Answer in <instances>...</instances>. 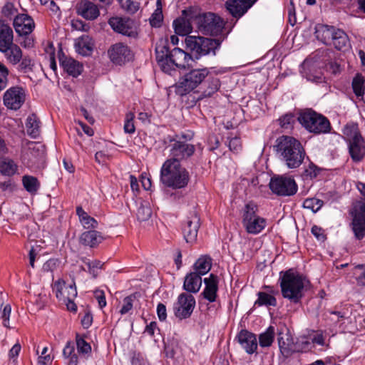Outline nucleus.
Instances as JSON below:
<instances>
[{
  "label": "nucleus",
  "mask_w": 365,
  "mask_h": 365,
  "mask_svg": "<svg viewBox=\"0 0 365 365\" xmlns=\"http://www.w3.org/2000/svg\"><path fill=\"white\" fill-rule=\"evenodd\" d=\"M273 150L280 161L289 169L299 168L306 155L302 143L289 135L278 137L273 145Z\"/></svg>",
  "instance_id": "nucleus-1"
},
{
  "label": "nucleus",
  "mask_w": 365,
  "mask_h": 365,
  "mask_svg": "<svg viewBox=\"0 0 365 365\" xmlns=\"http://www.w3.org/2000/svg\"><path fill=\"white\" fill-rule=\"evenodd\" d=\"M158 64L165 73H170L176 68H185L191 56L179 48L170 51L166 43L159 44L155 48Z\"/></svg>",
  "instance_id": "nucleus-2"
},
{
  "label": "nucleus",
  "mask_w": 365,
  "mask_h": 365,
  "mask_svg": "<svg viewBox=\"0 0 365 365\" xmlns=\"http://www.w3.org/2000/svg\"><path fill=\"white\" fill-rule=\"evenodd\" d=\"M160 181L168 187L180 189L187 185L189 173L180 162L168 159L160 170Z\"/></svg>",
  "instance_id": "nucleus-3"
},
{
  "label": "nucleus",
  "mask_w": 365,
  "mask_h": 365,
  "mask_svg": "<svg viewBox=\"0 0 365 365\" xmlns=\"http://www.w3.org/2000/svg\"><path fill=\"white\" fill-rule=\"evenodd\" d=\"M305 282L306 279L303 276L294 272L292 269L286 271L280 277L283 297L292 303H299L303 297Z\"/></svg>",
  "instance_id": "nucleus-4"
},
{
  "label": "nucleus",
  "mask_w": 365,
  "mask_h": 365,
  "mask_svg": "<svg viewBox=\"0 0 365 365\" xmlns=\"http://www.w3.org/2000/svg\"><path fill=\"white\" fill-rule=\"evenodd\" d=\"M297 120L307 130L316 135L329 133L331 130L328 118L312 110L301 113Z\"/></svg>",
  "instance_id": "nucleus-5"
},
{
  "label": "nucleus",
  "mask_w": 365,
  "mask_h": 365,
  "mask_svg": "<svg viewBox=\"0 0 365 365\" xmlns=\"http://www.w3.org/2000/svg\"><path fill=\"white\" fill-rule=\"evenodd\" d=\"M210 74L207 68H192L180 78L177 86V93L184 96L199 86L202 85Z\"/></svg>",
  "instance_id": "nucleus-6"
},
{
  "label": "nucleus",
  "mask_w": 365,
  "mask_h": 365,
  "mask_svg": "<svg viewBox=\"0 0 365 365\" xmlns=\"http://www.w3.org/2000/svg\"><path fill=\"white\" fill-rule=\"evenodd\" d=\"M258 207L252 202L245 205L242 213V225L249 234L257 235L267 225V220L257 214Z\"/></svg>",
  "instance_id": "nucleus-7"
},
{
  "label": "nucleus",
  "mask_w": 365,
  "mask_h": 365,
  "mask_svg": "<svg viewBox=\"0 0 365 365\" xmlns=\"http://www.w3.org/2000/svg\"><path fill=\"white\" fill-rule=\"evenodd\" d=\"M185 43L187 48L196 53V58L210 53L215 55L216 50L220 46L219 40L191 36L185 38Z\"/></svg>",
  "instance_id": "nucleus-8"
},
{
  "label": "nucleus",
  "mask_w": 365,
  "mask_h": 365,
  "mask_svg": "<svg viewBox=\"0 0 365 365\" xmlns=\"http://www.w3.org/2000/svg\"><path fill=\"white\" fill-rule=\"evenodd\" d=\"M196 21L201 31L212 36L218 35L224 28L223 20L213 13L200 14L196 11Z\"/></svg>",
  "instance_id": "nucleus-9"
},
{
  "label": "nucleus",
  "mask_w": 365,
  "mask_h": 365,
  "mask_svg": "<svg viewBox=\"0 0 365 365\" xmlns=\"http://www.w3.org/2000/svg\"><path fill=\"white\" fill-rule=\"evenodd\" d=\"M177 137L179 138L178 140L171 139L170 140V159H174L175 160L180 162L181 160L187 158L192 155L195 153V148L193 145L188 144L180 140V138L190 140L192 135L182 134L180 138L178 135Z\"/></svg>",
  "instance_id": "nucleus-10"
},
{
  "label": "nucleus",
  "mask_w": 365,
  "mask_h": 365,
  "mask_svg": "<svg viewBox=\"0 0 365 365\" xmlns=\"http://www.w3.org/2000/svg\"><path fill=\"white\" fill-rule=\"evenodd\" d=\"M269 185L272 192L279 196H292L297 191L295 180L284 176L272 178Z\"/></svg>",
  "instance_id": "nucleus-11"
},
{
  "label": "nucleus",
  "mask_w": 365,
  "mask_h": 365,
  "mask_svg": "<svg viewBox=\"0 0 365 365\" xmlns=\"http://www.w3.org/2000/svg\"><path fill=\"white\" fill-rule=\"evenodd\" d=\"M195 303V299L191 294L181 293L173 306L175 316L181 320L189 318L193 312Z\"/></svg>",
  "instance_id": "nucleus-12"
},
{
  "label": "nucleus",
  "mask_w": 365,
  "mask_h": 365,
  "mask_svg": "<svg viewBox=\"0 0 365 365\" xmlns=\"http://www.w3.org/2000/svg\"><path fill=\"white\" fill-rule=\"evenodd\" d=\"M26 100L25 90L21 86H13L9 88L4 94L3 101L4 106L11 110H19Z\"/></svg>",
  "instance_id": "nucleus-13"
},
{
  "label": "nucleus",
  "mask_w": 365,
  "mask_h": 365,
  "mask_svg": "<svg viewBox=\"0 0 365 365\" xmlns=\"http://www.w3.org/2000/svg\"><path fill=\"white\" fill-rule=\"evenodd\" d=\"M108 24L115 32L133 38L138 36L135 21L130 18L112 17L109 19Z\"/></svg>",
  "instance_id": "nucleus-14"
},
{
  "label": "nucleus",
  "mask_w": 365,
  "mask_h": 365,
  "mask_svg": "<svg viewBox=\"0 0 365 365\" xmlns=\"http://www.w3.org/2000/svg\"><path fill=\"white\" fill-rule=\"evenodd\" d=\"M192 20L196 21V9L191 7L183 10L182 16L173 21L175 32L180 36L190 34L192 30Z\"/></svg>",
  "instance_id": "nucleus-15"
},
{
  "label": "nucleus",
  "mask_w": 365,
  "mask_h": 365,
  "mask_svg": "<svg viewBox=\"0 0 365 365\" xmlns=\"http://www.w3.org/2000/svg\"><path fill=\"white\" fill-rule=\"evenodd\" d=\"M108 54L110 61L116 65L125 64L133 58L130 49L123 43L112 45L108 51Z\"/></svg>",
  "instance_id": "nucleus-16"
},
{
  "label": "nucleus",
  "mask_w": 365,
  "mask_h": 365,
  "mask_svg": "<svg viewBox=\"0 0 365 365\" xmlns=\"http://www.w3.org/2000/svg\"><path fill=\"white\" fill-rule=\"evenodd\" d=\"M349 150L351 159L355 162L361 161L365 155L364 139L356 130L353 131L349 139Z\"/></svg>",
  "instance_id": "nucleus-17"
},
{
  "label": "nucleus",
  "mask_w": 365,
  "mask_h": 365,
  "mask_svg": "<svg viewBox=\"0 0 365 365\" xmlns=\"http://www.w3.org/2000/svg\"><path fill=\"white\" fill-rule=\"evenodd\" d=\"M76 14L88 21H93L100 16L98 6L89 0H81L76 6Z\"/></svg>",
  "instance_id": "nucleus-18"
},
{
  "label": "nucleus",
  "mask_w": 365,
  "mask_h": 365,
  "mask_svg": "<svg viewBox=\"0 0 365 365\" xmlns=\"http://www.w3.org/2000/svg\"><path fill=\"white\" fill-rule=\"evenodd\" d=\"M257 0H227L226 8L230 14L240 19L252 6Z\"/></svg>",
  "instance_id": "nucleus-19"
},
{
  "label": "nucleus",
  "mask_w": 365,
  "mask_h": 365,
  "mask_svg": "<svg viewBox=\"0 0 365 365\" xmlns=\"http://www.w3.org/2000/svg\"><path fill=\"white\" fill-rule=\"evenodd\" d=\"M13 24L16 32L19 36H29L35 27L33 19L26 14L16 16Z\"/></svg>",
  "instance_id": "nucleus-20"
},
{
  "label": "nucleus",
  "mask_w": 365,
  "mask_h": 365,
  "mask_svg": "<svg viewBox=\"0 0 365 365\" xmlns=\"http://www.w3.org/2000/svg\"><path fill=\"white\" fill-rule=\"evenodd\" d=\"M199 227L200 217L194 212L182 227L183 236L187 243H192L196 240Z\"/></svg>",
  "instance_id": "nucleus-21"
},
{
  "label": "nucleus",
  "mask_w": 365,
  "mask_h": 365,
  "mask_svg": "<svg viewBox=\"0 0 365 365\" xmlns=\"http://www.w3.org/2000/svg\"><path fill=\"white\" fill-rule=\"evenodd\" d=\"M237 339L245 351L252 354L255 353L257 349V340L255 334L246 330H241L237 335Z\"/></svg>",
  "instance_id": "nucleus-22"
},
{
  "label": "nucleus",
  "mask_w": 365,
  "mask_h": 365,
  "mask_svg": "<svg viewBox=\"0 0 365 365\" xmlns=\"http://www.w3.org/2000/svg\"><path fill=\"white\" fill-rule=\"evenodd\" d=\"M205 289L202 292L203 297L210 302L216 301L218 290V279L213 274H210L209 277L204 279Z\"/></svg>",
  "instance_id": "nucleus-23"
},
{
  "label": "nucleus",
  "mask_w": 365,
  "mask_h": 365,
  "mask_svg": "<svg viewBox=\"0 0 365 365\" xmlns=\"http://www.w3.org/2000/svg\"><path fill=\"white\" fill-rule=\"evenodd\" d=\"M59 62L69 75L77 77L83 71V65L72 58L66 57L63 53L59 55Z\"/></svg>",
  "instance_id": "nucleus-24"
},
{
  "label": "nucleus",
  "mask_w": 365,
  "mask_h": 365,
  "mask_svg": "<svg viewBox=\"0 0 365 365\" xmlns=\"http://www.w3.org/2000/svg\"><path fill=\"white\" fill-rule=\"evenodd\" d=\"M0 52L4 53L8 63L13 66H16L22 59V50L14 43L0 50Z\"/></svg>",
  "instance_id": "nucleus-25"
},
{
  "label": "nucleus",
  "mask_w": 365,
  "mask_h": 365,
  "mask_svg": "<svg viewBox=\"0 0 365 365\" xmlns=\"http://www.w3.org/2000/svg\"><path fill=\"white\" fill-rule=\"evenodd\" d=\"M202 276L195 272L187 274L184 280L183 289L189 293H197L202 285Z\"/></svg>",
  "instance_id": "nucleus-26"
},
{
  "label": "nucleus",
  "mask_w": 365,
  "mask_h": 365,
  "mask_svg": "<svg viewBox=\"0 0 365 365\" xmlns=\"http://www.w3.org/2000/svg\"><path fill=\"white\" fill-rule=\"evenodd\" d=\"M353 219L351 223L352 231L355 237L361 240L365 237V216L362 214H354L351 212Z\"/></svg>",
  "instance_id": "nucleus-27"
},
{
  "label": "nucleus",
  "mask_w": 365,
  "mask_h": 365,
  "mask_svg": "<svg viewBox=\"0 0 365 365\" xmlns=\"http://www.w3.org/2000/svg\"><path fill=\"white\" fill-rule=\"evenodd\" d=\"M336 28L324 24H319L315 29V35L318 40L321 41L326 45H331V39H333L334 34Z\"/></svg>",
  "instance_id": "nucleus-28"
},
{
  "label": "nucleus",
  "mask_w": 365,
  "mask_h": 365,
  "mask_svg": "<svg viewBox=\"0 0 365 365\" xmlns=\"http://www.w3.org/2000/svg\"><path fill=\"white\" fill-rule=\"evenodd\" d=\"M94 46V42L91 37L83 35L75 43L76 51L82 56L91 55Z\"/></svg>",
  "instance_id": "nucleus-29"
},
{
  "label": "nucleus",
  "mask_w": 365,
  "mask_h": 365,
  "mask_svg": "<svg viewBox=\"0 0 365 365\" xmlns=\"http://www.w3.org/2000/svg\"><path fill=\"white\" fill-rule=\"evenodd\" d=\"M14 43L11 27L4 21L0 20V50Z\"/></svg>",
  "instance_id": "nucleus-30"
},
{
  "label": "nucleus",
  "mask_w": 365,
  "mask_h": 365,
  "mask_svg": "<svg viewBox=\"0 0 365 365\" xmlns=\"http://www.w3.org/2000/svg\"><path fill=\"white\" fill-rule=\"evenodd\" d=\"M102 235L96 230H89L84 232L80 237L81 242L91 247H95L103 240Z\"/></svg>",
  "instance_id": "nucleus-31"
},
{
  "label": "nucleus",
  "mask_w": 365,
  "mask_h": 365,
  "mask_svg": "<svg viewBox=\"0 0 365 365\" xmlns=\"http://www.w3.org/2000/svg\"><path fill=\"white\" fill-rule=\"evenodd\" d=\"M277 339L280 352L284 357L287 358L293 353L299 351L297 345L289 336L287 335L286 339H284L283 336L279 335Z\"/></svg>",
  "instance_id": "nucleus-32"
},
{
  "label": "nucleus",
  "mask_w": 365,
  "mask_h": 365,
  "mask_svg": "<svg viewBox=\"0 0 365 365\" xmlns=\"http://www.w3.org/2000/svg\"><path fill=\"white\" fill-rule=\"evenodd\" d=\"M202 84L205 88L202 91L201 98L210 97L218 91L220 86V80L217 78L210 76V75Z\"/></svg>",
  "instance_id": "nucleus-33"
},
{
  "label": "nucleus",
  "mask_w": 365,
  "mask_h": 365,
  "mask_svg": "<svg viewBox=\"0 0 365 365\" xmlns=\"http://www.w3.org/2000/svg\"><path fill=\"white\" fill-rule=\"evenodd\" d=\"M331 45H333L337 50L346 49L349 47V37L347 34L342 30L336 29L333 39H331Z\"/></svg>",
  "instance_id": "nucleus-34"
},
{
  "label": "nucleus",
  "mask_w": 365,
  "mask_h": 365,
  "mask_svg": "<svg viewBox=\"0 0 365 365\" xmlns=\"http://www.w3.org/2000/svg\"><path fill=\"white\" fill-rule=\"evenodd\" d=\"M40 120L34 113L29 115L26 119V126L27 133L33 138H36L40 135Z\"/></svg>",
  "instance_id": "nucleus-35"
},
{
  "label": "nucleus",
  "mask_w": 365,
  "mask_h": 365,
  "mask_svg": "<svg viewBox=\"0 0 365 365\" xmlns=\"http://www.w3.org/2000/svg\"><path fill=\"white\" fill-rule=\"evenodd\" d=\"M272 294H269L265 292H259L257 293V299L255 302V306L261 307H276L277 299L274 296L275 293L274 291L271 292Z\"/></svg>",
  "instance_id": "nucleus-36"
},
{
  "label": "nucleus",
  "mask_w": 365,
  "mask_h": 365,
  "mask_svg": "<svg viewBox=\"0 0 365 365\" xmlns=\"http://www.w3.org/2000/svg\"><path fill=\"white\" fill-rule=\"evenodd\" d=\"M17 165L14 161L8 158H0V173L6 176H11L17 171Z\"/></svg>",
  "instance_id": "nucleus-37"
},
{
  "label": "nucleus",
  "mask_w": 365,
  "mask_h": 365,
  "mask_svg": "<svg viewBox=\"0 0 365 365\" xmlns=\"http://www.w3.org/2000/svg\"><path fill=\"white\" fill-rule=\"evenodd\" d=\"M211 259L207 256L200 257L194 264V269L195 273L200 276L207 274L211 269Z\"/></svg>",
  "instance_id": "nucleus-38"
},
{
  "label": "nucleus",
  "mask_w": 365,
  "mask_h": 365,
  "mask_svg": "<svg viewBox=\"0 0 365 365\" xmlns=\"http://www.w3.org/2000/svg\"><path fill=\"white\" fill-rule=\"evenodd\" d=\"M364 78L361 74L357 73L352 80V88L354 94L357 97H361V100L365 103V86H364Z\"/></svg>",
  "instance_id": "nucleus-39"
},
{
  "label": "nucleus",
  "mask_w": 365,
  "mask_h": 365,
  "mask_svg": "<svg viewBox=\"0 0 365 365\" xmlns=\"http://www.w3.org/2000/svg\"><path fill=\"white\" fill-rule=\"evenodd\" d=\"M275 332L274 328L269 326L264 332L259 335V344L261 347L270 346L274 339Z\"/></svg>",
  "instance_id": "nucleus-40"
},
{
  "label": "nucleus",
  "mask_w": 365,
  "mask_h": 365,
  "mask_svg": "<svg viewBox=\"0 0 365 365\" xmlns=\"http://www.w3.org/2000/svg\"><path fill=\"white\" fill-rule=\"evenodd\" d=\"M22 183L25 190L31 194L36 193L40 187V182L38 179L31 175L23 176Z\"/></svg>",
  "instance_id": "nucleus-41"
},
{
  "label": "nucleus",
  "mask_w": 365,
  "mask_h": 365,
  "mask_svg": "<svg viewBox=\"0 0 365 365\" xmlns=\"http://www.w3.org/2000/svg\"><path fill=\"white\" fill-rule=\"evenodd\" d=\"M136 215L140 221L148 220L152 215L150 203L147 201H141L138 207Z\"/></svg>",
  "instance_id": "nucleus-42"
},
{
  "label": "nucleus",
  "mask_w": 365,
  "mask_h": 365,
  "mask_svg": "<svg viewBox=\"0 0 365 365\" xmlns=\"http://www.w3.org/2000/svg\"><path fill=\"white\" fill-rule=\"evenodd\" d=\"M65 358L69 359V365H77L78 356L75 354V346L73 342L68 341L63 350Z\"/></svg>",
  "instance_id": "nucleus-43"
},
{
  "label": "nucleus",
  "mask_w": 365,
  "mask_h": 365,
  "mask_svg": "<svg viewBox=\"0 0 365 365\" xmlns=\"http://www.w3.org/2000/svg\"><path fill=\"white\" fill-rule=\"evenodd\" d=\"M121 8L127 13L135 14L140 7L139 3L135 0H118Z\"/></svg>",
  "instance_id": "nucleus-44"
},
{
  "label": "nucleus",
  "mask_w": 365,
  "mask_h": 365,
  "mask_svg": "<svg viewBox=\"0 0 365 365\" xmlns=\"http://www.w3.org/2000/svg\"><path fill=\"white\" fill-rule=\"evenodd\" d=\"M324 202L317 198H307L303 202V207L305 209L317 212L323 206Z\"/></svg>",
  "instance_id": "nucleus-45"
},
{
  "label": "nucleus",
  "mask_w": 365,
  "mask_h": 365,
  "mask_svg": "<svg viewBox=\"0 0 365 365\" xmlns=\"http://www.w3.org/2000/svg\"><path fill=\"white\" fill-rule=\"evenodd\" d=\"M278 120L281 128H282L284 130H289L293 128V125L295 123L296 118L292 113H287L282 116Z\"/></svg>",
  "instance_id": "nucleus-46"
},
{
  "label": "nucleus",
  "mask_w": 365,
  "mask_h": 365,
  "mask_svg": "<svg viewBox=\"0 0 365 365\" xmlns=\"http://www.w3.org/2000/svg\"><path fill=\"white\" fill-rule=\"evenodd\" d=\"M18 71L22 73H28L33 69L34 63L29 56L22 55V59L18 64Z\"/></svg>",
  "instance_id": "nucleus-47"
},
{
  "label": "nucleus",
  "mask_w": 365,
  "mask_h": 365,
  "mask_svg": "<svg viewBox=\"0 0 365 365\" xmlns=\"http://www.w3.org/2000/svg\"><path fill=\"white\" fill-rule=\"evenodd\" d=\"M76 341L78 352L81 354H88L91 351V345L86 341L84 338L80 334H76Z\"/></svg>",
  "instance_id": "nucleus-48"
},
{
  "label": "nucleus",
  "mask_w": 365,
  "mask_h": 365,
  "mask_svg": "<svg viewBox=\"0 0 365 365\" xmlns=\"http://www.w3.org/2000/svg\"><path fill=\"white\" fill-rule=\"evenodd\" d=\"M320 168L315 165L313 163H309L308 166L304 169L303 177L306 179L315 178L319 173Z\"/></svg>",
  "instance_id": "nucleus-49"
},
{
  "label": "nucleus",
  "mask_w": 365,
  "mask_h": 365,
  "mask_svg": "<svg viewBox=\"0 0 365 365\" xmlns=\"http://www.w3.org/2000/svg\"><path fill=\"white\" fill-rule=\"evenodd\" d=\"M134 118L135 115L132 112H128L126 113L125 120L124 123V131L127 133H133L135 130V127L134 125Z\"/></svg>",
  "instance_id": "nucleus-50"
},
{
  "label": "nucleus",
  "mask_w": 365,
  "mask_h": 365,
  "mask_svg": "<svg viewBox=\"0 0 365 365\" xmlns=\"http://www.w3.org/2000/svg\"><path fill=\"white\" fill-rule=\"evenodd\" d=\"M9 68L3 63L0 62V92L3 91L8 84Z\"/></svg>",
  "instance_id": "nucleus-51"
},
{
  "label": "nucleus",
  "mask_w": 365,
  "mask_h": 365,
  "mask_svg": "<svg viewBox=\"0 0 365 365\" xmlns=\"http://www.w3.org/2000/svg\"><path fill=\"white\" fill-rule=\"evenodd\" d=\"M135 298L134 295H130L124 298L123 304L120 310L121 314H125L132 309Z\"/></svg>",
  "instance_id": "nucleus-52"
},
{
  "label": "nucleus",
  "mask_w": 365,
  "mask_h": 365,
  "mask_svg": "<svg viewBox=\"0 0 365 365\" xmlns=\"http://www.w3.org/2000/svg\"><path fill=\"white\" fill-rule=\"evenodd\" d=\"M17 10L14 7V5L11 2H6L1 9L2 15L7 18H11L14 16Z\"/></svg>",
  "instance_id": "nucleus-53"
},
{
  "label": "nucleus",
  "mask_w": 365,
  "mask_h": 365,
  "mask_svg": "<svg viewBox=\"0 0 365 365\" xmlns=\"http://www.w3.org/2000/svg\"><path fill=\"white\" fill-rule=\"evenodd\" d=\"M59 260L56 258H52L47 260L43 265V270L44 272H53L59 266Z\"/></svg>",
  "instance_id": "nucleus-54"
},
{
  "label": "nucleus",
  "mask_w": 365,
  "mask_h": 365,
  "mask_svg": "<svg viewBox=\"0 0 365 365\" xmlns=\"http://www.w3.org/2000/svg\"><path fill=\"white\" fill-rule=\"evenodd\" d=\"M11 312V307L9 304H6L3 309L1 318L3 324L5 327L9 328V317Z\"/></svg>",
  "instance_id": "nucleus-55"
},
{
  "label": "nucleus",
  "mask_w": 365,
  "mask_h": 365,
  "mask_svg": "<svg viewBox=\"0 0 365 365\" xmlns=\"http://www.w3.org/2000/svg\"><path fill=\"white\" fill-rule=\"evenodd\" d=\"M228 145L231 151L237 153L241 149V141L240 138H231L229 140Z\"/></svg>",
  "instance_id": "nucleus-56"
},
{
  "label": "nucleus",
  "mask_w": 365,
  "mask_h": 365,
  "mask_svg": "<svg viewBox=\"0 0 365 365\" xmlns=\"http://www.w3.org/2000/svg\"><path fill=\"white\" fill-rule=\"evenodd\" d=\"M94 296H95V298L96 299V300L98 301L99 307L101 309H102L104 307H106V297H105V294H104L103 291L99 290V289H96L94 292Z\"/></svg>",
  "instance_id": "nucleus-57"
},
{
  "label": "nucleus",
  "mask_w": 365,
  "mask_h": 365,
  "mask_svg": "<svg viewBox=\"0 0 365 365\" xmlns=\"http://www.w3.org/2000/svg\"><path fill=\"white\" fill-rule=\"evenodd\" d=\"M163 21V15L161 11L158 12V10L152 15L150 22L152 26L158 27Z\"/></svg>",
  "instance_id": "nucleus-58"
},
{
  "label": "nucleus",
  "mask_w": 365,
  "mask_h": 365,
  "mask_svg": "<svg viewBox=\"0 0 365 365\" xmlns=\"http://www.w3.org/2000/svg\"><path fill=\"white\" fill-rule=\"evenodd\" d=\"M157 314L160 321L163 322L167 319L166 307L163 303H159L157 306Z\"/></svg>",
  "instance_id": "nucleus-59"
},
{
  "label": "nucleus",
  "mask_w": 365,
  "mask_h": 365,
  "mask_svg": "<svg viewBox=\"0 0 365 365\" xmlns=\"http://www.w3.org/2000/svg\"><path fill=\"white\" fill-rule=\"evenodd\" d=\"M84 228L91 229V228H96L98 226V222L90 215L88 216L84 221L81 222Z\"/></svg>",
  "instance_id": "nucleus-60"
},
{
  "label": "nucleus",
  "mask_w": 365,
  "mask_h": 365,
  "mask_svg": "<svg viewBox=\"0 0 365 365\" xmlns=\"http://www.w3.org/2000/svg\"><path fill=\"white\" fill-rule=\"evenodd\" d=\"M93 322V316L90 312H85L81 319V324L85 329L89 328Z\"/></svg>",
  "instance_id": "nucleus-61"
},
{
  "label": "nucleus",
  "mask_w": 365,
  "mask_h": 365,
  "mask_svg": "<svg viewBox=\"0 0 365 365\" xmlns=\"http://www.w3.org/2000/svg\"><path fill=\"white\" fill-rule=\"evenodd\" d=\"M356 268L363 270L361 274L356 278L357 284L361 287H365V264H358L356 266Z\"/></svg>",
  "instance_id": "nucleus-62"
},
{
  "label": "nucleus",
  "mask_w": 365,
  "mask_h": 365,
  "mask_svg": "<svg viewBox=\"0 0 365 365\" xmlns=\"http://www.w3.org/2000/svg\"><path fill=\"white\" fill-rule=\"evenodd\" d=\"M312 233L317 237L318 240L323 242L326 240V236L323 232V230L317 225L312 227Z\"/></svg>",
  "instance_id": "nucleus-63"
},
{
  "label": "nucleus",
  "mask_w": 365,
  "mask_h": 365,
  "mask_svg": "<svg viewBox=\"0 0 365 365\" xmlns=\"http://www.w3.org/2000/svg\"><path fill=\"white\" fill-rule=\"evenodd\" d=\"M353 212L354 214H362L365 216V199L364 200H359L356 203Z\"/></svg>",
  "instance_id": "nucleus-64"
}]
</instances>
